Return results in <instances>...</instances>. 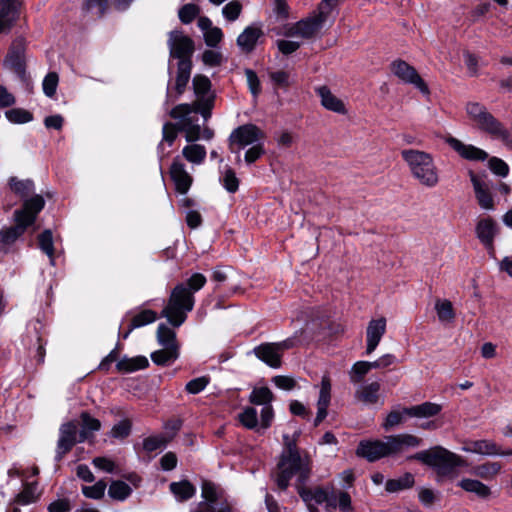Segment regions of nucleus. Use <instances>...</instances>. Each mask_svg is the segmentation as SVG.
Masks as SVG:
<instances>
[{
    "instance_id": "nucleus-17",
    "label": "nucleus",
    "mask_w": 512,
    "mask_h": 512,
    "mask_svg": "<svg viewBox=\"0 0 512 512\" xmlns=\"http://www.w3.org/2000/svg\"><path fill=\"white\" fill-rule=\"evenodd\" d=\"M461 449L464 452L482 456H500L502 454V447L496 442L487 439L465 440Z\"/></svg>"
},
{
    "instance_id": "nucleus-43",
    "label": "nucleus",
    "mask_w": 512,
    "mask_h": 512,
    "mask_svg": "<svg viewBox=\"0 0 512 512\" xmlns=\"http://www.w3.org/2000/svg\"><path fill=\"white\" fill-rule=\"evenodd\" d=\"M273 393L268 387L254 388L249 396V401L255 405H271L273 401Z\"/></svg>"
},
{
    "instance_id": "nucleus-28",
    "label": "nucleus",
    "mask_w": 512,
    "mask_h": 512,
    "mask_svg": "<svg viewBox=\"0 0 512 512\" xmlns=\"http://www.w3.org/2000/svg\"><path fill=\"white\" fill-rule=\"evenodd\" d=\"M189 143L182 149L183 158L193 165L203 164L207 155L205 146L195 142Z\"/></svg>"
},
{
    "instance_id": "nucleus-30",
    "label": "nucleus",
    "mask_w": 512,
    "mask_h": 512,
    "mask_svg": "<svg viewBox=\"0 0 512 512\" xmlns=\"http://www.w3.org/2000/svg\"><path fill=\"white\" fill-rule=\"evenodd\" d=\"M441 411V406L436 403L424 402L420 405L404 408L406 415L411 417H432Z\"/></svg>"
},
{
    "instance_id": "nucleus-48",
    "label": "nucleus",
    "mask_w": 512,
    "mask_h": 512,
    "mask_svg": "<svg viewBox=\"0 0 512 512\" xmlns=\"http://www.w3.org/2000/svg\"><path fill=\"white\" fill-rule=\"evenodd\" d=\"M170 440L171 437H166L164 435L147 437L143 441V448L147 452H153L157 449L164 447Z\"/></svg>"
},
{
    "instance_id": "nucleus-25",
    "label": "nucleus",
    "mask_w": 512,
    "mask_h": 512,
    "mask_svg": "<svg viewBox=\"0 0 512 512\" xmlns=\"http://www.w3.org/2000/svg\"><path fill=\"white\" fill-rule=\"evenodd\" d=\"M458 486L465 492L476 495L481 500H488L492 497V489L478 479L462 478Z\"/></svg>"
},
{
    "instance_id": "nucleus-51",
    "label": "nucleus",
    "mask_w": 512,
    "mask_h": 512,
    "mask_svg": "<svg viewBox=\"0 0 512 512\" xmlns=\"http://www.w3.org/2000/svg\"><path fill=\"white\" fill-rule=\"evenodd\" d=\"M239 420L243 426L248 429H254L258 425L257 411L253 407H246L241 414Z\"/></svg>"
},
{
    "instance_id": "nucleus-53",
    "label": "nucleus",
    "mask_w": 512,
    "mask_h": 512,
    "mask_svg": "<svg viewBox=\"0 0 512 512\" xmlns=\"http://www.w3.org/2000/svg\"><path fill=\"white\" fill-rule=\"evenodd\" d=\"M106 483L103 480L98 481L92 486H83L82 493L90 499H100L104 496Z\"/></svg>"
},
{
    "instance_id": "nucleus-32",
    "label": "nucleus",
    "mask_w": 512,
    "mask_h": 512,
    "mask_svg": "<svg viewBox=\"0 0 512 512\" xmlns=\"http://www.w3.org/2000/svg\"><path fill=\"white\" fill-rule=\"evenodd\" d=\"M179 357V347L161 348L151 354V359L156 365L167 366Z\"/></svg>"
},
{
    "instance_id": "nucleus-23",
    "label": "nucleus",
    "mask_w": 512,
    "mask_h": 512,
    "mask_svg": "<svg viewBox=\"0 0 512 512\" xmlns=\"http://www.w3.org/2000/svg\"><path fill=\"white\" fill-rule=\"evenodd\" d=\"M451 148H453L461 157L468 160H485L488 158V154L473 145L464 144L460 140L449 137L446 141Z\"/></svg>"
},
{
    "instance_id": "nucleus-9",
    "label": "nucleus",
    "mask_w": 512,
    "mask_h": 512,
    "mask_svg": "<svg viewBox=\"0 0 512 512\" xmlns=\"http://www.w3.org/2000/svg\"><path fill=\"white\" fill-rule=\"evenodd\" d=\"M391 72L406 84H412L423 94H429V88L416 69L406 61L397 59L390 65Z\"/></svg>"
},
{
    "instance_id": "nucleus-33",
    "label": "nucleus",
    "mask_w": 512,
    "mask_h": 512,
    "mask_svg": "<svg viewBox=\"0 0 512 512\" xmlns=\"http://www.w3.org/2000/svg\"><path fill=\"white\" fill-rule=\"evenodd\" d=\"M117 369L121 372L130 373L149 366V361L145 356H136L133 358H123L117 363Z\"/></svg>"
},
{
    "instance_id": "nucleus-15",
    "label": "nucleus",
    "mask_w": 512,
    "mask_h": 512,
    "mask_svg": "<svg viewBox=\"0 0 512 512\" xmlns=\"http://www.w3.org/2000/svg\"><path fill=\"white\" fill-rule=\"evenodd\" d=\"M469 175L478 205L484 210H493L495 203L488 183L472 171Z\"/></svg>"
},
{
    "instance_id": "nucleus-54",
    "label": "nucleus",
    "mask_w": 512,
    "mask_h": 512,
    "mask_svg": "<svg viewBox=\"0 0 512 512\" xmlns=\"http://www.w3.org/2000/svg\"><path fill=\"white\" fill-rule=\"evenodd\" d=\"M59 82V76L56 72L48 73L42 83L43 92L47 97H53Z\"/></svg>"
},
{
    "instance_id": "nucleus-18",
    "label": "nucleus",
    "mask_w": 512,
    "mask_h": 512,
    "mask_svg": "<svg viewBox=\"0 0 512 512\" xmlns=\"http://www.w3.org/2000/svg\"><path fill=\"white\" fill-rule=\"evenodd\" d=\"M386 332V319L384 317L369 321L366 329V354L370 355L379 345Z\"/></svg>"
},
{
    "instance_id": "nucleus-1",
    "label": "nucleus",
    "mask_w": 512,
    "mask_h": 512,
    "mask_svg": "<svg viewBox=\"0 0 512 512\" xmlns=\"http://www.w3.org/2000/svg\"><path fill=\"white\" fill-rule=\"evenodd\" d=\"M285 451L277 466L275 481L277 486L285 490L293 476L297 477V489L300 497L306 503L310 512H319L317 505L325 504L326 510L338 508L342 512L352 511L350 495L342 490L315 487L305 488L304 485L310 477L311 459L308 455H301L294 440L284 435Z\"/></svg>"
},
{
    "instance_id": "nucleus-59",
    "label": "nucleus",
    "mask_w": 512,
    "mask_h": 512,
    "mask_svg": "<svg viewBox=\"0 0 512 512\" xmlns=\"http://www.w3.org/2000/svg\"><path fill=\"white\" fill-rule=\"evenodd\" d=\"M130 431L131 422L128 419H124L112 427L111 436L114 438L123 439L130 434Z\"/></svg>"
},
{
    "instance_id": "nucleus-4",
    "label": "nucleus",
    "mask_w": 512,
    "mask_h": 512,
    "mask_svg": "<svg viewBox=\"0 0 512 512\" xmlns=\"http://www.w3.org/2000/svg\"><path fill=\"white\" fill-rule=\"evenodd\" d=\"M401 157L409 168L411 176L423 187L434 188L440 182L439 170L433 156L417 149H404Z\"/></svg>"
},
{
    "instance_id": "nucleus-58",
    "label": "nucleus",
    "mask_w": 512,
    "mask_h": 512,
    "mask_svg": "<svg viewBox=\"0 0 512 512\" xmlns=\"http://www.w3.org/2000/svg\"><path fill=\"white\" fill-rule=\"evenodd\" d=\"M241 11L242 5L238 1H231L223 7L222 13L228 21H235Z\"/></svg>"
},
{
    "instance_id": "nucleus-10",
    "label": "nucleus",
    "mask_w": 512,
    "mask_h": 512,
    "mask_svg": "<svg viewBox=\"0 0 512 512\" xmlns=\"http://www.w3.org/2000/svg\"><path fill=\"white\" fill-rule=\"evenodd\" d=\"M387 457L400 455L411 448L419 447L422 439L408 433L390 435L384 438Z\"/></svg>"
},
{
    "instance_id": "nucleus-37",
    "label": "nucleus",
    "mask_w": 512,
    "mask_h": 512,
    "mask_svg": "<svg viewBox=\"0 0 512 512\" xmlns=\"http://www.w3.org/2000/svg\"><path fill=\"white\" fill-rule=\"evenodd\" d=\"M415 483L414 476L411 473H405L398 479H390L385 484V489L389 493H394L409 489L413 487Z\"/></svg>"
},
{
    "instance_id": "nucleus-63",
    "label": "nucleus",
    "mask_w": 512,
    "mask_h": 512,
    "mask_svg": "<svg viewBox=\"0 0 512 512\" xmlns=\"http://www.w3.org/2000/svg\"><path fill=\"white\" fill-rule=\"evenodd\" d=\"M489 167L492 170V172L496 175L505 177L507 176L509 172L508 165L500 158L492 157L489 160Z\"/></svg>"
},
{
    "instance_id": "nucleus-38",
    "label": "nucleus",
    "mask_w": 512,
    "mask_h": 512,
    "mask_svg": "<svg viewBox=\"0 0 512 512\" xmlns=\"http://www.w3.org/2000/svg\"><path fill=\"white\" fill-rule=\"evenodd\" d=\"M435 310L439 321L442 323H451L455 318L452 302L447 299H437Z\"/></svg>"
},
{
    "instance_id": "nucleus-19",
    "label": "nucleus",
    "mask_w": 512,
    "mask_h": 512,
    "mask_svg": "<svg viewBox=\"0 0 512 512\" xmlns=\"http://www.w3.org/2000/svg\"><path fill=\"white\" fill-rule=\"evenodd\" d=\"M356 454L370 462L387 457L385 440H364L357 447Z\"/></svg>"
},
{
    "instance_id": "nucleus-7",
    "label": "nucleus",
    "mask_w": 512,
    "mask_h": 512,
    "mask_svg": "<svg viewBox=\"0 0 512 512\" xmlns=\"http://www.w3.org/2000/svg\"><path fill=\"white\" fill-rule=\"evenodd\" d=\"M466 112L470 120L480 130L501 138L504 143H512L509 141V132L483 105L477 102H470L466 106Z\"/></svg>"
},
{
    "instance_id": "nucleus-46",
    "label": "nucleus",
    "mask_w": 512,
    "mask_h": 512,
    "mask_svg": "<svg viewBox=\"0 0 512 512\" xmlns=\"http://www.w3.org/2000/svg\"><path fill=\"white\" fill-rule=\"evenodd\" d=\"M37 497V482L25 483L23 490L17 495V502L26 505L36 501Z\"/></svg>"
},
{
    "instance_id": "nucleus-3",
    "label": "nucleus",
    "mask_w": 512,
    "mask_h": 512,
    "mask_svg": "<svg viewBox=\"0 0 512 512\" xmlns=\"http://www.w3.org/2000/svg\"><path fill=\"white\" fill-rule=\"evenodd\" d=\"M214 101L215 96L210 94L208 97L196 99L192 104H178L169 112L172 119L180 120V130L185 133L187 142H196L201 137V127L194 123L191 114L200 113L205 120H208L211 117Z\"/></svg>"
},
{
    "instance_id": "nucleus-61",
    "label": "nucleus",
    "mask_w": 512,
    "mask_h": 512,
    "mask_svg": "<svg viewBox=\"0 0 512 512\" xmlns=\"http://www.w3.org/2000/svg\"><path fill=\"white\" fill-rule=\"evenodd\" d=\"M272 382L275 384L277 388L286 391L293 390L297 385L296 381L292 377L284 375H278L273 377Z\"/></svg>"
},
{
    "instance_id": "nucleus-13",
    "label": "nucleus",
    "mask_w": 512,
    "mask_h": 512,
    "mask_svg": "<svg viewBox=\"0 0 512 512\" xmlns=\"http://www.w3.org/2000/svg\"><path fill=\"white\" fill-rule=\"evenodd\" d=\"M169 172L175 184L176 191L180 194H186L193 183V178L187 172L185 164L181 161L179 156L173 159Z\"/></svg>"
},
{
    "instance_id": "nucleus-34",
    "label": "nucleus",
    "mask_w": 512,
    "mask_h": 512,
    "mask_svg": "<svg viewBox=\"0 0 512 512\" xmlns=\"http://www.w3.org/2000/svg\"><path fill=\"white\" fill-rule=\"evenodd\" d=\"M170 491L179 501H186L192 498L196 492L195 487L187 480L172 482Z\"/></svg>"
},
{
    "instance_id": "nucleus-26",
    "label": "nucleus",
    "mask_w": 512,
    "mask_h": 512,
    "mask_svg": "<svg viewBox=\"0 0 512 512\" xmlns=\"http://www.w3.org/2000/svg\"><path fill=\"white\" fill-rule=\"evenodd\" d=\"M191 70L192 61L184 60L178 62L174 86V91L176 95L174 96L173 101L184 93L191 77Z\"/></svg>"
},
{
    "instance_id": "nucleus-40",
    "label": "nucleus",
    "mask_w": 512,
    "mask_h": 512,
    "mask_svg": "<svg viewBox=\"0 0 512 512\" xmlns=\"http://www.w3.org/2000/svg\"><path fill=\"white\" fill-rule=\"evenodd\" d=\"M201 490L203 502L218 505L217 502L222 498L223 492L216 484L211 481H203Z\"/></svg>"
},
{
    "instance_id": "nucleus-44",
    "label": "nucleus",
    "mask_w": 512,
    "mask_h": 512,
    "mask_svg": "<svg viewBox=\"0 0 512 512\" xmlns=\"http://www.w3.org/2000/svg\"><path fill=\"white\" fill-rule=\"evenodd\" d=\"M192 85L196 99L209 96L207 93L211 89V82L207 76L201 74L195 75L192 80Z\"/></svg>"
},
{
    "instance_id": "nucleus-31",
    "label": "nucleus",
    "mask_w": 512,
    "mask_h": 512,
    "mask_svg": "<svg viewBox=\"0 0 512 512\" xmlns=\"http://www.w3.org/2000/svg\"><path fill=\"white\" fill-rule=\"evenodd\" d=\"M502 465L499 462H485L472 469V474L476 477L489 481L497 477L501 472Z\"/></svg>"
},
{
    "instance_id": "nucleus-14",
    "label": "nucleus",
    "mask_w": 512,
    "mask_h": 512,
    "mask_svg": "<svg viewBox=\"0 0 512 512\" xmlns=\"http://www.w3.org/2000/svg\"><path fill=\"white\" fill-rule=\"evenodd\" d=\"M194 51L193 41L184 35L173 32L170 35V53L171 56L178 58L179 61H191Z\"/></svg>"
},
{
    "instance_id": "nucleus-39",
    "label": "nucleus",
    "mask_w": 512,
    "mask_h": 512,
    "mask_svg": "<svg viewBox=\"0 0 512 512\" xmlns=\"http://www.w3.org/2000/svg\"><path fill=\"white\" fill-rule=\"evenodd\" d=\"M11 190L21 198H27L34 192V183L32 180H20L12 177L9 181Z\"/></svg>"
},
{
    "instance_id": "nucleus-45",
    "label": "nucleus",
    "mask_w": 512,
    "mask_h": 512,
    "mask_svg": "<svg viewBox=\"0 0 512 512\" xmlns=\"http://www.w3.org/2000/svg\"><path fill=\"white\" fill-rule=\"evenodd\" d=\"M220 182L229 193H235L239 188V179L235 171L230 167L224 169L220 177Z\"/></svg>"
},
{
    "instance_id": "nucleus-2",
    "label": "nucleus",
    "mask_w": 512,
    "mask_h": 512,
    "mask_svg": "<svg viewBox=\"0 0 512 512\" xmlns=\"http://www.w3.org/2000/svg\"><path fill=\"white\" fill-rule=\"evenodd\" d=\"M206 277L201 273H194L186 282L178 283L170 293L166 306L161 315L173 327L181 326L187 319L195 305L194 294L206 284Z\"/></svg>"
},
{
    "instance_id": "nucleus-21",
    "label": "nucleus",
    "mask_w": 512,
    "mask_h": 512,
    "mask_svg": "<svg viewBox=\"0 0 512 512\" xmlns=\"http://www.w3.org/2000/svg\"><path fill=\"white\" fill-rule=\"evenodd\" d=\"M316 93L320 97L321 105L325 109L341 115L347 114L345 103L334 95L327 86L316 88Z\"/></svg>"
},
{
    "instance_id": "nucleus-36",
    "label": "nucleus",
    "mask_w": 512,
    "mask_h": 512,
    "mask_svg": "<svg viewBox=\"0 0 512 512\" xmlns=\"http://www.w3.org/2000/svg\"><path fill=\"white\" fill-rule=\"evenodd\" d=\"M157 341L162 348L179 347L175 331L165 324H160L157 328Z\"/></svg>"
},
{
    "instance_id": "nucleus-55",
    "label": "nucleus",
    "mask_w": 512,
    "mask_h": 512,
    "mask_svg": "<svg viewBox=\"0 0 512 512\" xmlns=\"http://www.w3.org/2000/svg\"><path fill=\"white\" fill-rule=\"evenodd\" d=\"M180 130V122L172 123L166 122L162 128V138L163 141L167 142L169 145H172L177 138L178 132Z\"/></svg>"
},
{
    "instance_id": "nucleus-5",
    "label": "nucleus",
    "mask_w": 512,
    "mask_h": 512,
    "mask_svg": "<svg viewBox=\"0 0 512 512\" xmlns=\"http://www.w3.org/2000/svg\"><path fill=\"white\" fill-rule=\"evenodd\" d=\"M45 201L41 195H34L24 201L22 209L15 210V225L0 231V241L10 245L14 243L32 225L38 213L44 208Z\"/></svg>"
},
{
    "instance_id": "nucleus-57",
    "label": "nucleus",
    "mask_w": 512,
    "mask_h": 512,
    "mask_svg": "<svg viewBox=\"0 0 512 512\" xmlns=\"http://www.w3.org/2000/svg\"><path fill=\"white\" fill-rule=\"evenodd\" d=\"M369 372L368 366H366V361H358L356 362L350 372L349 377L352 383H360L363 377Z\"/></svg>"
},
{
    "instance_id": "nucleus-42",
    "label": "nucleus",
    "mask_w": 512,
    "mask_h": 512,
    "mask_svg": "<svg viewBox=\"0 0 512 512\" xmlns=\"http://www.w3.org/2000/svg\"><path fill=\"white\" fill-rule=\"evenodd\" d=\"M131 492H132L131 487L128 484H126L125 482L120 481V480L112 481L109 486V489H108V495L112 499L117 500V501L125 500L126 498H128L130 496Z\"/></svg>"
},
{
    "instance_id": "nucleus-29",
    "label": "nucleus",
    "mask_w": 512,
    "mask_h": 512,
    "mask_svg": "<svg viewBox=\"0 0 512 512\" xmlns=\"http://www.w3.org/2000/svg\"><path fill=\"white\" fill-rule=\"evenodd\" d=\"M156 319L157 314L155 311L151 309H144L139 313H136L135 315L132 316L130 323L128 325V329L124 333L123 338L126 339L134 329L153 323L155 322Z\"/></svg>"
},
{
    "instance_id": "nucleus-47",
    "label": "nucleus",
    "mask_w": 512,
    "mask_h": 512,
    "mask_svg": "<svg viewBox=\"0 0 512 512\" xmlns=\"http://www.w3.org/2000/svg\"><path fill=\"white\" fill-rule=\"evenodd\" d=\"M108 0H84L83 10L102 17L107 10Z\"/></svg>"
},
{
    "instance_id": "nucleus-12",
    "label": "nucleus",
    "mask_w": 512,
    "mask_h": 512,
    "mask_svg": "<svg viewBox=\"0 0 512 512\" xmlns=\"http://www.w3.org/2000/svg\"><path fill=\"white\" fill-rule=\"evenodd\" d=\"M21 2L19 0L0 1V34L11 30L20 17Z\"/></svg>"
},
{
    "instance_id": "nucleus-52",
    "label": "nucleus",
    "mask_w": 512,
    "mask_h": 512,
    "mask_svg": "<svg viewBox=\"0 0 512 512\" xmlns=\"http://www.w3.org/2000/svg\"><path fill=\"white\" fill-rule=\"evenodd\" d=\"M191 512H232V508L227 502H221L219 505L200 502Z\"/></svg>"
},
{
    "instance_id": "nucleus-6",
    "label": "nucleus",
    "mask_w": 512,
    "mask_h": 512,
    "mask_svg": "<svg viewBox=\"0 0 512 512\" xmlns=\"http://www.w3.org/2000/svg\"><path fill=\"white\" fill-rule=\"evenodd\" d=\"M411 458L435 468L441 476L449 475L454 468L463 464L460 456L442 446H435L428 450L420 451Z\"/></svg>"
},
{
    "instance_id": "nucleus-20",
    "label": "nucleus",
    "mask_w": 512,
    "mask_h": 512,
    "mask_svg": "<svg viewBox=\"0 0 512 512\" xmlns=\"http://www.w3.org/2000/svg\"><path fill=\"white\" fill-rule=\"evenodd\" d=\"M331 379L328 374L321 379L319 398L317 401V415L314 425L318 426L327 416V408L331 401Z\"/></svg>"
},
{
    "instance_id": "nucleus-60",
    "label": "nucleus",
    "mask_w": 512,
    "mask_h": 512,
    "mask_svg": "<svg viewBox=\"0 0 512 512\" xmlns=\"http://www.w3.org/2000/svg\"><path fill=\"white\" fill-rule=\"evenodd\" d=\"M245 75L247 78V83H248L250 92L252 93V95L254 97H257L261 92V85H260V81H259L257 74L251 69H246Z\"/></svg>"
},
{
    "instance_id": "nucleus-41",
    "label": "nucleus",
    "mask_w": 512,
    "mask_h": 512,
    "mask_svg": "<svg viewBox=\"0 0 512 512\" xmlns=\"http://www.w3.org/2000/svg\"><path fill=\"white\" fill-rule=\"evenodd\" d=\"M38 246L49 257L50 263L54 265V243L51 230L47 229L44 230L41 234H39Z\"/></svg>"
},
{
    "instance_id": "nucleus-8",
    "label": "nucleus",
    "mask_w": 512,
    "mask_h": 512,
    "mask_svg": "<svg viewBox=\"0 0 512 512\" xmlns=\"http://www.w3.org/2000/svg\"><path fill=\"white\" fill-rule=\"evenodd\" d=\"M265 133L254 124H244L234 129L229 136V148L232 153L239 156L240 150L261 143ZM239 157L237 161H239Z\"/></svg>"
},
{
    "instance_id": "nucleus-22",
    "label": "nucleus",
    "mask_w": 512,
    "mask_h": 512,
    "mask_svg": "<svg viewBox=\"0 0 512 512\" xmlns=\"http://www.w3.org/2000/svg\"><path fill=\"white\" fill-rule=\"evenodd\" d=\"M255 356L272 368L282 365V355L273 343H263L253 350Z\"/></svg>"
},
{
    "instance_id": "nucleus-62",
    "label": "nucleus",
    "mask_w": 512,
    "mask_h": 512,
    "mask_svg": "<svg viewBox=\"0 0 512 512\" xmlns=\"http://www.w3.org/2000/svg\"><path fill=\"white\" fill-rule=\"evenodd\" d=\"M223 38L222 30L218 27H212L204 33L205 43L210 47H215Z\"/></svg>"
},
{
    "instance_id": "nucleus-16",
    "label": "nucleus",
    "mask_w": 512,
    "mask_h": 512,
    "mask_svg": "<svg viewBox=\"0 0 512 512\" xmlns=\"http://www.w3.org/2000/svg\"><path fill=\"white\" fill-rule=\"evenodd\" d=\"M476 237L487 250H494V238L497 235L496 222L491 217L480 218L475 227Z\"/></svg>"
},
{
    "instance_id": "nucleus-35",
    "label": "nucleus",
    "mask_w": 512,
    "mask_h": 512,
    "mask_svg": "<svg viewBox=\"0 0 512 512\" xmlns=\"http://www.w3.org/2000/svg\"><path fill=\"white\" fill-rule=\"evenodd\" d=\"M80 418L82 421V430L79 432V442H83L88 438L90 433L96 432L101 428V423L87 412L81 413Z\"/></svg>"
},
{
    "instance_id": "nucleus-56",
    "label": "nucleus",
    "mask_w": 512,
    "mask_h": 512,
    "mask_svg": "<svg viewBox=\"0 0 512 512\" xmlns=\"http://www.w3.org/2000/svg\"><path fill=\"white\" fill-rule=\"evenodd\" d=\"M209 382H210V378L209 377L201 376V377H198V378L190 380L186 384L185 390L189 394H193V395L194 394H198V393H200L201 391H203L207 387Z\"/></svg>"
},
{
    "instance_id": "nucleus-64",
    "label": "nucleus",
    "mask_w": 512,
    "mask_h": 512,
    "mask_svg": "<svg viewBox=\"0 0 512 512\" xmlns=\"http://www.w3.org/2000/svg\"><path fill=\"white\" fill-rule=\"evenodd\" d=\"M47 509L48 512H70L72 506L69 499L63 498L50 503Z\"/></svg>"
},
{
    "instance_id": "nucleus-50",
    "label": "nucleus",
    "mask_w": 512,
    "mask_h": 512,
    "mask_svg": "<svg viewBox=\"0 0 512 512\" xmlns=\"http://www.w3.org/2000/svg\"><path fill=\"white\" fill-rule=\"evenodd\" d=\"M7 119L12 123L22 124L32 120V114L21 108H14L6 111Z\"/></svg>"
},
{
    "instance_id": "nucleus-27",
    "label": "nucleus",
    "mask_w": 512,
    "mask_h": 512,
    "mask_svg": "<svg viewBox=\"0 0 512 512\" xmlns=\"http://www.w3.org/2000/svg\"><path fill=\"white\" fill-rule=\"evenodd\" d=\"M380 387L377 381L362 385L355 391V398L365 405H375L380 400Z\"/></svg>"
},
{
    "instance_id": "nucleus-24",
    "label": "nucleus",
    "mask_w": 512,
    "mask_h": 512,
    "mask_svg": "<svg viewBox=\"0 0 512 512\" xmlns=\"http://www.w3.org/2000/svg\"><path fill=\"white\" fill-rule=\"evenodd\" d=\"M263 34L260 27L254 25L248 26L237 37V45L243 53H251L255 49L258 39L261 38Z\"/></svg>"
},
{
    "instance_id": "nucleus-49",
    "label": "nucleus",
    "mask_w": 512,
    "mask_h": 512,
    "mask_svg": "<svg viewBox=\"0 0 512 512\" xmlns=\"http://www.w3.org/2000/svg\"><path fill=\"white\" fill-rule=\"evenodd\" d=\"M200 13V8L192 3L185 4L179 10V19L184 24L191 23Z\"/></svg>"
},
{
    "instance_id": "nucleus-11",
    "label": "nucleus",
    "mask_w": 512,
    "mask_h": 512,
    "mask_svg": "<svg viewBox=\"0 0 512 512\" xmlns=\"http://www.w3.org/2000/svg\"><path fill=\"white\" fill-rule=\"evenodd\" d=\"M78 434V426L73 421L66 422L60 426L55 455L56 461H60L71 451L74 445L79 441L77 439Z\"/></svg>"
}]
</instances>
